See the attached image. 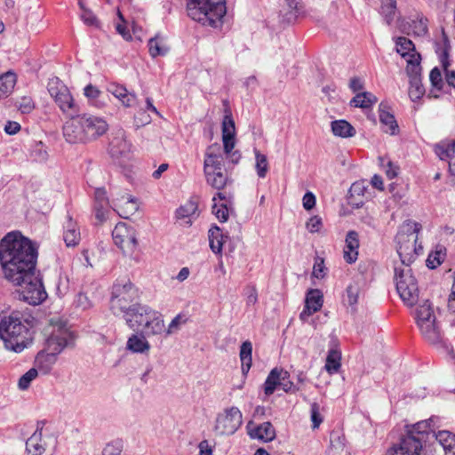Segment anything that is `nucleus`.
<instances>
[{"label": "nucleus", "instance_id": "obj_9", "mask_svg": "<svg viewBox=\"0 0 455 455\" xmlns=\"http://www.w3.org/2000/svg\"><path fill=\"white\" fill-rule=\"evenodd\" d=\"M63 125V136L68 143H86L88 141L84 114L68 116Z\"/></svg>", "mask_w": 455, "mask_h": 455}, {"label": "nucleus", "instance_id": "obj_12", "mask_svg": "<svg viewBox=\"0 0 455 455\" xmlns=\"http://www.w3.org/2000/svg\"><path fill=\"white\" fill-rule=\"evenodd\" d=\"M422 448L423 443L420 440L416 439L411 434H405L397 445L388 450L387 455H419Z\"/></svg>", "mask_w": 455, "mask_h": 455}, {"label": "nucleus", "instance_id": "obj_6", "mask_svg": "<svg viewBox=\"0 0 455 455\" xmlns=\"http://www.w3.org/2000/svg\"><path fill=\"white\" fill-rule=\"evenodd\" d=\"M47 90L60 110L66 116L80 112L79 106L68 86L57 76L49 79Z\"/></svg>", "mask_w": 455, "mask_h": 455}, {"label": "nucleus", "instance_id": "obj_51", "mask_svg": "<svg viewBox=\"0 0 455 455\" xmlns=\"http://www.w3.org/2000/svg\"><path fill=\"white\" fill-rule=\"evenodd\" d=\"M15 106L22 114H29L35 108L34 100L30 96H23L18 99L15 102Z\"/></svg>", "mask_w": 455, "mask_h": 455}, {"label": "nucleus", "instance_id": "obj_61", "mask_svg": "<svg viewBox=\"0 0 455 455\" xmlns=\"http://www.w3.org/2000/svg\"><path fill=\"white\" fill-rule=\"evenodd\" d=\"M347 303L350 306H355L358 302V296H359V289L356 285H348L347 287Z\"/></svg>", "mask_w": 455, "mask_h": 455}, {"label": "nucleus", "instance_id": "obj_50", "mask_svg": "<svg viewBox=\"0 0 455 455\" xmlns=\"http://www.w3.org/2000/svg\"><path fill=\"white\" fill-rule=\"evenodd\" d=\"M411 28L415 36H424L427 33V20L418 16L411 21Z\"/></svg>", "mask_w": 455, "mask_h": 455}, {"label": "nucleus", "instance_id": "obj_7", "mask_svg": "<svg viewBox=\"0 0 455 455\" xmlns=\"http://www.w3.org/2000/svg\"><path fill=\"white\" fill-rule=\"evenodd\" d=\"M419 224L414 223L413 228L407 226L406 230H400L396 236L397 253L401 259V266L411 265L416 259Z\"/></svg>", "mask_w": 455, "mask_h": 455}, {"label": "nucleus", "instance_id": "obj_53", "mask_svg": "<svg viewBox=\"0 0 455 455\" xmlns=\"http://www.w3.org/2000/svg\"><path fill=\"white\" fill-rule=\"evenodd\" d=\"M212 212L220 222L227 221L229 216V209L228 207V204L221 203L217 204V203H214L212 204Z\"/></svg>", "mask_w": 455, "mask_h": 455}, {"label": "nucleus", "instance_id": "obj_28", "mask_svg": "<svg viewBox=\"0 0 455 455\" xmlns=\"http://www.w3.org/2000/svg\"><path fill=\"white\" fill-rule=\"evenodd\" d=\"M126 349L134 354H146L150 349V344L143 333H133L127 339Z\"/></svg>", "mask_w": 455, "mask_h": 455}, {"label": "nucleus", "instance_id": "obj_29", "mask_svg": "<svg viewBox=\"0 0 455 455\" xmlns=\"http://www.w3.org/2000/svg\"><path fill=\"white\" fill-rule=\"evenodd\" d=\"M148 47L149 55L154 59L159 56H165L170 51L166 38L159 34L148 40Z\"/></svg>", "mask_w": 455, "mask_h": 455}, {"label": "nucleus", "instance_id": "obj_60", "mask_svg": "<svg viewBox=\"0 0 455 455\" xmlns=\"http://www.w3.org/2000/svg\"><path fill=\"white\" fill-rule=\"evenodd\" d=\"M322 227V218L317 215L312 216L306 223V228L310 233L319 232Z\"/></svg>", "mask_w": 455, "mask_h": 455}, {"label": "nucleus", "instance_id": "obj_58", "mask_svg": "<svg viewBox=\"0 0 455 455\" xmlns=\"http://www.w3.org/2000/svg\"><path fill=\"white\" fill-rule=\"evenodd\" d=\"M310 417L312 420L313 428H318L323 422V417L320 413V406L317 403H311L310 406Z\"/></svg>", "mask_w": 455, "mask_h": 455}, {"label": "nucleus", "instance_id": "obj_15", "mask_svg": "<svg viewBox=\"0 0 455 455\" xmlns=\"http://www.w3.org/2000/svg\"><path fill=\"white\" fill-rule=\"evenodd\" d=\"M323 296L322 291L318 289L309 290L306 295L304 308L299 314L300 320L306 321L307 317L319 311L323 307Z\"/></svg>", "mask_w": 455, "mask_h": 455}, {"label": "nucleus", "instance_id": "obj_14", "mask_svg": "<svg viewBox=\"0 0 455 455\" xmlns=\"http://www.w3.org/2000/svg\"><path fill=\"white\" fill-rule=\"evenodd\" d=\"M223 165L224 156L220 147L218 144L209 146L204 156V172H222Z\"/></svg>", "mask_w": 455, "mask_h": 455}, {"label": "nucleus", "instance_id": "obj_49", "mask_svg": "<svg viewBox=\"0 0 455 455\" xmlns=\"http://www.w3.org/2000/svg\"><path fill=\"white\" fill-rule=\"evenodd\" d=\"M409 96L412 101L419 100L425 93L421 79L410 80Z\"/></svg>", "mask_w": 455, "mask_h": 455}, {"label": "nucleus", "instance_id": "obj_62", "mask_svg": "<svg viewBox=\"0 0 455 455\" xmlns=\"http://www.w3.org/2000/svg\"><path fill=\"white\" fill-rule=\"evenodd\" d=\"M325 267L323 259H317L313 267V275L318 279L325 275Z\"/></svg>", "mask_w": 455, "mask_h": 455}, {"label": "nucleus", "instance_id": "obj_11", "mask_svg": "<svg viewBox=\"0 0 455 455\" xmlns=\"http://www.w3.org/2000/svg\"><path fill=\"white\" fill-rule=\"evenodd\" d=\"M149 314H153V308L146 304L134 303L131 308L123 315L127 326L135 331L141 327Z\"/></svg>", "mask_w": 455, "mask_h": 455}, {"label": "nucleus", "instance_id": "obj_37", "mask_svg": "<svg viewBox=\"0 0 455 455\" xmlns=\"http://www.w3.org/2000/svg\"><path fill=\"white\" fill-rule=\"evenodd\" d=\"M378 101L377 97L369 92H358L351 100L350 106L361 108H369Z\"/></svg>", "mask_w": 455, "mask_h": 455}, {"label": "nucleus", "instance_id": "obj_21", "mask_svg": "<svg viewBox=\"0 0 455 455\" xmlns=\"http://www.w3.org/2000/svg\"><path fill=\"white\" fill-rule=\"evenodd\" d=\"M359 249V235L355 230L347 232L345 240V247L343 251V258L348 264L356 261Z\"/></svg>", "mask_w": 455, "mask_h": 455}, {"label": "nucleus", "instance_id": "obj_17", "mask_svg": "<svg viewBox=\"0 0 455 455\" xmlns=\"http://www.w3.org/2000/svg\"><path fill=\"white\" fill-rule=\"evenodd\" d=\"M45 423V420L37 421L36 429L26 442V455H42L45 451L46 447L42 441Z\"/></svg>", "mask_w": 455, "mask_h": 455}, {"label": "nucleus", "instance_id": "obj_63", "mask_svg": "<svg viewBox=\"0 0 455 455\" xmlns=\"http://www.w3.org/2000/svg\"><path fill=\"white\" fill-rule=\"evenodd\" d=\"M81 19L82 20L89 25V26H94L97 24L98 22V20L96 18V16L94 15V13L87 9V10H84L82 13H81Z\"/></svg>", "mask_w": 455, "mask_h": 455}, {"label": "nucleus", "instance_id": "obj_24", "mask_svg": "<svg viewBox=\"0 0 455 455\" xmlns=\"http://www.w3.org/2000/svg\"><path fill=\"white\" fill-rule=\"evenodd\" d=\"M423 338L429 343L436 345L442 342V333L435 319L418 324Z\"/></svg>", "mask_w": 455, "mask_h": 455}, {"label": "nucleus", "instance_id": "obj_38", "mask_svg": "<svg viewBox=\"0 0 455 455\" xmlns=\"http://www.w3.org/2000/svg\"><path fill=\"white\" fill-rule=\"evenodd\" d=\"M420 60L421 57L418 52L412 53V55H410V58L407 59L406 72L410 80L421 79L422 68L420 66Z\"/></svg>", "mask_w": 455, "mask_h": 455}, {"label": "nucleus", "instance_id": "obj_25", "mask_svg": "<svg viewBox=\"0 0 455 455\" xmlns=\"http://www.w3.org/2000/svg\"><path fill=\"white\" fill-rule=\"evenodd\" d=\"M435 153L441 160L448 163L450 173L455 176V141L437 145Z\"/></svg>", "mask_w": 455, "mask_h": 455}, {"label": "nucleus", "instance_id": "obj_43", "mask_svg": "<svg viewBox=\"0 0 455 455\" xmlns=\"http://www.w3.org/2000/svg\"><path fill=\"white\" fill-rule=\"evenodd\" d=\"M415 318L417 324L435 319L433 308L428 300H426L423 304L417 307Z\"/></svg>", "mask_w": 455, "mask_h": 455}, {"label": "nucleus", "instance_id": "obj_18", "mask_svg": "<svg viewBox=\"0 0 455 455\" xmlns=\"http://www.w3.org/2000/svg\"><path fill=\"white\" fill-rule=\"evenodd\" d=\"M142 331L146 336L161 335L165 331L163 315L153 309V314H149L144 323L141 324Z\"/></svg>", "mask_w": 455, "mask_h": 455}, {"label": "nucleus", "instance_id": "obj_42", "mask_svg": "<svg viewBox=\"0 0 455 455\" xmlns=\"http://www.w3.org/2000/svg\"><path fill=\"white\" fill-rule=\"evenodd\" d=\"M395 50L403 58L407 59H409L410 55H412V53L417 52L412 41L404 36H398L395 39Z\"/></svg>", "mask_w": 455, "mask_h": 455}, {"label": "nucleus", "instance_id": "obj_26", "mask_svg": "<svg viewBox=\"0 0 455 455\" xmlns=\"http://www.w3.org/2000/svg\"><path fill=\"white\" fill-rule=\"evenodd\" d=\"M108 92L117 98L126 108H132L137 104L138 99L136 94L129 92L123 85L112 84L108 87Z\"/></svg>", "mask_w": 455, "mask_h": 455}, {"label": "nucleus", "instance_id": "obj_27", "mask_svg": "<svg viewBox=\"0 0 455 455\" xmlns=\"http://www.w3.org/2000/svg\"><path fill=\"white\" fill-rule=\"evenodd\" d=\"M80 230L76 221L70 215H68V220L64 225L63 240L68 247H74L80 242Z\"/></svg>", "mask_w": 455, "mask_h": 455}, {"label": "nucleus", "instance_id": "obj_33", "mask_svg": "<svg viewBox=\"0 0 455 455\" xmlns=\"http://www.w3.org/2000/svg\"><path fill=\"white\" fill-rule=\"evenodd\" d=\"M17 76L9 70L0 75V100L7 98L13 91Z\"/></svg>", "mask_w": 455, "mask_h": 455}, {"label": "nucleus", "instance_id": "obj_2", "mask_svg": "<svg viewBox=\"0 0 455 455\" xmlns=\"http://www.w3.org/2000/svg\"><path fill=\"white\" fill-rule=\"evenodd\" d=\"M34 318L30 315L12 311L0 318V338L9 350L20 353L32 342L30 329Z\"/></svg>", "mask_w": 455, "mask_h": 455}, {"label": "nucleus", "instance_id": "obj_47", "mask_svg": "<svg viewBox=\"0 0 455 455\" xmlns=\"http://www.w3.org/2000/svg\"><path fill=\"white\" fill-rule=\"evenodd\" d=\"M222 137L228 135L235 137V126L233 119L231 111L227 108L225 109V115L221 124Z\"/></svg>", "mask_w": 455, "mask_h": 455}, {"label": "nucleus", "instance_id": "obj_8", "mask_svg": "<svg viewBox=\"0 0 455 455\" xmlns=\"http://www.w3.org/2000/svg\"><path fill=\"white\" fill-rule=\"evenodd\" d=\"M115 244L122 251L123 254L132 257L138 249L136 230L133 227L119 222L112 231Z\"/></svg>", "mask_w": 455, "mask_h": 455}, {"label": "nucleus", "instance_id": "obj_48", "mask_svg": "<svg viewBox=\"0 0 455 455\" xmlns=\"http://www.w3.org/2000/svg\"><path fill=\"white\" fill-rule=\"evenodd\" d=\"M129 149L130 144L122 138H115L109 144V150L113 156L123 155Z\"/></svg>", "mask_w": 455, "mask_h": 455}, {"label": "nucleus", "instance_id": "obj_55", "mask_svg": "<svg viewBox=\"0 0 455 455\" xmlns=\"http://www.w3.org/2000/svg\"><path fill=\"white\" fill-rule=\"evenodd\" d=\"M101 94V91L92 84H88L84 89V95L88 99L89 102L94 106H98V99Z\"/></svg>", "mask_w": 455, "mask_h": 455}, {"label": "nucleus", "instance_id": "obj_16", "mask_svg": "<svg viewBox=\"0 0 455 455\" xmlns=\"http://www.w3.org/2000/svg\"><path fill=\"white\" fill-rule=\"evenodd\" d=\"M92 208L95 218L100 223L104 222L108 219L109 213V200L103 188L95 189Z\"/></svg>", "mask_w": 455, "mask_h": 455}, {"label": "nucleus", "instance_id": "obj_41", "mask_svg": "<svg viewBox=\"0 0 455 455\" xmlns=\"http://www.w3.org/2000/svg\"><path fill=\"white\" fill-rule=\"evenodd\" d=\"M341 353L337 348H331L328 351V355L326 357V363H325V370L330 374H334L339 371L341 363Z\"/></svg>", "mask_w": 455, "mask_h": 455}, {"label": "nucleus", "instance_id": "obj_44", "mask_svg": "<svg viewBox=\"0 0 455 455\" xmlns=\"http://www.w3.org/2000/svg\"><path fill=\"white\" fill-rule=\"evenodd\" d=\"M29 156L35 162H45L48 158V152L44 144L42 141H34L30 145Z\"/></svg>", "mask_w": 455, "mask_h": 455}, {"label": "nucleus", "instance_id": "obj_56", "mask_svg": "<svg viewBox=\"0 0 455 455\" xmlns=\"http://www.w3.org/2000/svg\"><path fill=\"white\" fill-rule=\"evenodd\" d=\"M124 443L121 440H115L106 445L102 455H122Z\"/></svg>", "mask_w": 455, "mask_h": 455}, {"label": "nucleus", "instance_id": "obj_4", "mask_svg": "<svg viewBox=\"0 0 455 455\" xmlns=\"http://www.w3.org/2000/svg\"><path fill=\"white\" fill-rule=\"evenodd\" d=\"M396 291L405 305L412 307L419 298L418 281L412 274L411 265L395 267Z\"/></svg>", "mask_w": 455, "mask_h": 455}, {"label": "nucleus", "instance_id": "obj_36", "mask_svg": "<svg viewBox=\"0 0 455 455\" xmlns=\"http://www.w3.org/2000/svg\"><path fill=\"white\" fill-rule=\"evenodd\" d=\"M332 133L337 137L350 138L355 134V129L346 120L339 119L331 123Z\"/></svg>", "mask_w": 455, "mask_h": 455}, {"label": "nucleus", "instance_id": "obj_1", "mask_svg": "<svg viewBox=\"0 0 455 455\" xmlns=\"http://www.w3.org/2000/svg\"><path fill=\"white\" fill-rule=\"evenodd\" d=\"M37 257L36 243L20 231L9 232L0 240V263L4 277L18 287V299L30 305H39L47 298L36 273Z\"/></svg>", "mask_w": 455, "mask_h": 455}, {"label": "nucleus", "instance_id": "obj_39", "mask_svg": "<svg viewBox=\"0 0 455 455\" xmlns=\"http://www.w3.org/2000/svg\"><path fill=\"white\" fill-rule=\"evenodd\" d=\"M204 176L207 184L217 190L223 189L228 181V175L223 172H204Z\"/></svg>", "mask_w": 455, "mask_h": 455}, {"label": "nucleus", "instance_id": "obj_34", "mask_svg": "<svg viewBox=\"0 0 455 455\" xmlns=\"http://www.w3.org/2000/svg\"><path fill=\"white\" fill-rule=\"evenodd\" d=\"M57 361V355L45 350L40 351L36 357V364L43 374H48Z\"/></svg>", "mask_w": 455, "mask_h": 455}, {"label": "nucleus", "instance_id": "obj_32", "mask_svg": "<svg viewBox=\"0 0 455 455\" xmlns=\"http://www.w3.org/2000/svg\"><path fill=\"white\" fill-rule=\"evenodd\" d=\"M249 435L251 438L270 442L275 437V431L273 425L267 421L250 429Z\"/></svg>", "mask_w": 455, "mask_h": 455}, {"label": "nucleus", "instance_id": "obj_22", "mask_svg": "<svg viewBox=\"0 0 455 455\" xmlns=\"http://www.w3.org/2000/svg\"><path fill=\"white\" fill-rule=\"evenodd\" d=\"M197 210V201L191 198L176 210V218L182 220V224L189 227L192 225L193 220L198 216Z\"/></svg>", "mask_w": 455, "mask_h": 455}, {"label": "nucleus", "instance_id": "obj_52", "mask_svg": "<svg viewBox=\"0 0 455 455\" xmlns=\"http://www.w3.org/2000/svg\"><path fill=\"white\" fill-rule=\"evenodd\" d=\"M379 162L388 179H394L398 175V165L395 164L392 161L385 157H379Z\"/></svg>", "mask_w": 455, "mask_h": 455}, {"label": "nucleus", "instance_id": "obj_10", "mask_svg": "<svg viewBox=\"0 0 455 455\" xmlns=\"http://www.w3.org/2000/svg\"><path fill=\"white\" fill-rule=\"evenodd\" d=\"M243 424L241 411L232 406L217 416L215 430L220 435H233Z\"/></svg>", "mask_w": 455, "mask_h": 455}, {"label": "nucleus", "instance_id": "obj_64", "mask_svg": "<svg viewBox=\"0 0 455 455\" xmlns=\"http://www.w3.org/2000/svg\"><path fill=\"white\" fill-rule=\"evenodd\" d=\"M315 195L310 192V191H307L304 196H303V199H302V204H303V207L309 211L311 209H313L315 205Z\"/></svg>", "mask_w": 455, "mask_h": 455}, {"label": "nucleus", "instance_id": "obj_30", "mask_svg": "<svg viewBox=\"0 0 455 455\" xmlns=\"http://www.w3.org/2000/svg\"><path fill=\"white\" fill-rule=\"evenodd\" d=\"M442 446L444 455H455V434L442 430L433 435Z\"/></svg>", "mask_w": 455, "mask_h": 455}, {"label": "nucleus", "instance_id": "obj_20", "mask_svg": "<svg viewBox=\"0 0 455 455\" xmlns=\"http://www.w3.org/2000/svg\"><path fill=\"white\" fill-rule=\"evenodd\" d=\"M71 340L69 333L64 331L52 333L45 342V351L58 355Z\"/></svg>", "mask_w": 455, "mask_h": 455}, {"label": "nucleus", "instance_id": "obj_13", "mask_svg": "<svg viewBox=\"0 0 455 455\" xmlns=\"http://www.w3.org/2000/svg\"><path fill=\"white\" fill-rule=\"evenodd\" d=\"M437 417H431L428 419L419 421L411 426H406V434L412 435L416 439L423 443L427 441L429 435L435 433V421Z\"/></svg>", "mask_w": 455, "mask_h": 455}, {"label": "nucleus", "instance_id": "obj_23", "mask_svg": "<svg viewBox=\"0 0 455 455\" xmlns=\"http://www.w3.org/2000/svg\"><path fill=\"white\" fill-rule=\"evenodd\" d=\"M288 378H290V374L287 371L278 368L271 370L263 384L265 395L267 396L273 395L276 387H279L280 380H285Z\"/></svg>", "mask_w": 455, "mask_h": 455}, {"label": "nucleus", "instance_id": "obj_59", "mask_svg": "<svg viewBox=\"0 0 455 455\" xmlns=\"http://www.w3.org/2000/svg\"><path fill=\"white\" fill-rule=\"evenodd\" d=\"M435 52L439 56L440 63L444 70V72L448 71V67L451 65L450 63V54L446 50L441 51V44H435Z\"/></svg>", "mask_w": 455, "mask_h": 455}, {"label": "nucleus", "instance_id": "obj_54", "mask_svg": "<svg viewBox=\"0 0 455 455\" xmlns=\"http://www.w3.org/2000/svg\"><path fill=\"white\" fill-rule=\"evenodd\" d=\"M38 372L36 368L29 369L25 374H23L19 379V388L21 390H26L29 386L32 380H34Z\"/></svg>", "mask_w": 455, "mask_h": 455}, {"label": "nucleus", "instance_id": "obj_31", "mask_svg": "<svg viewBox=\"0 0 455 455\" xmlns=\"http://www.w3.org/2000/svg\"><path fill=\"white\" fill-rule=\"evenodd\" d=\"M384 103L379 104V122L384 126V132L395 135L399 132L397 122L393 114L387 111Z\"/></svg>", "mask_w": 455, "mask_h": 455}, {"label": "nucleus", "instance_id": "obj_57", "mask_svg": "<svg viewBox=\"0 0 455 455\" xmlns=\"http://www.w3.org/2000/svg\"><path fill=\"white\" fill-rule=\"evenodd\" d=\"M429 80L434 88H435L438 91H441L443 86V81L442 77L441 70L435 67L429 74Z\"/></svg>", "mask_w": 455, "mask_h": 455}, {"label": "nucleus", "instance_id": "obj_19", "mask_svg": "<svg viewBox=\"0 0 455 455\" xmlns=\"http://www.w3.org/2000/svg\"><path fill=\"white\" fill-rule=\"evenodd\" d=\"M88 141L103 135L108 130L107 122L99 116L84 114Z\"/></svg>", "mask_w": 455, "mask_h": 455}, {"label": "nucleus", "instance_id": "obj_45", "mask_svg": "<svg viewBox=\"0 0 455 455\" xmlns=\"http://www.w3.org/2000/svg\"><path fill=\"white\" fill-rule=\"evenodd\" d=\"M380 14L387 25H390L394 19L396 11V0H380Z\"/></svg>", "mask_w": 455, "mask_h": 455}, {"label": "nucleus", "instance_id": "obj_3", "mask_svg": "<svg viewBox=\"0 0 455 455\" xmlns=\"http://www.w3.org/2000/svg\"><path fill=\"white\" fill-rule=\"evenodd\" d=\"M188 15L203 26L217 28L222 26L227 13L225 0H188Z\"/></svg>", "mask_w": 455, "mask_h": 455}, {"label": "nucleus", "instance_id": "obj_5", "mask_svg": "<svg viewBox=\"0 0 455 455\" xmlns=\"http://www.w3.org/2000/svg\"><path fill=\"white\" fill-rule=\"evenodd\" d=\"M137 298L138 290L130 280H117L112 286L110 310L115 315H123Z\"/></svg>", "mask_w": 455, "mask_h": 455}, {"label": "nucleus", "instance_id": "obj_40", "mask_svg": "<svg viewBox=\"0 0 455 455\" xmlns=\"http://www.w3.org/2000/svg\"><path fill=\"white\" fill-rule=\"evenodd\" d=\"M209 243L211 250L215 254H221L223 246V235L221 229L214 225L209 230Z\"/></svg>", "mask_w": 455, "mask_h": 455}, {"label": "nucleus", "instance_id": "obj_46", "mask_svg": "<svg viewBox=\"0 0 455 455\" xmlns=\"http://www.w3.org/2000/svg\"><path fill=\"white\" fill-rule=\"evenodd\" d=\"M255 155V169L257 175L260 179H264L268 172V162L267 156L261 154L257 148L253 150Z\"/></svg>", "mask_w": 455, "mask_h": 455}, {"label": "nucleus", "instance_id": "obj_35", "mask_svg": "<svg viewBox=\"0 0 455 455\" xmlns=\"http://www.w3.org/2000/svg\"><path fill=\"white\" fill-rule=\"evenodd\" d=\"M251 353H252V344L251 341L246 340L243 341L240 347V361H241V370L243 375L246 376L249 372L252 359H251Z\"/></svg>", "mask_w": 455, "mask_h": 455}]
</instances>
